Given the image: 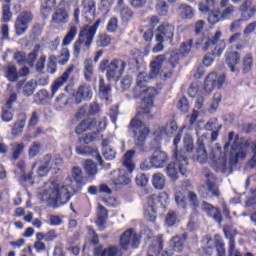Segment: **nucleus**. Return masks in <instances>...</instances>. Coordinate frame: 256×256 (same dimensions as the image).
<instances>
[{
	"label": "nucleus",
	"instance_id": "nucleus-9",
	"mask_svg": "<svg viewBox=\"0 0 256 256\" xmlns=\"http://www.w3.org/2000/svg\"><path fill=\"white\" fill-rule=\"evenodd\" d=\"M185 235L183 238L179 236H174L170 240V249L169 250H163V241L161 239L157 240V248L151 247L149 249L150 253H157L160 256H173V251H176V253H181L183 251V245H185Z\"/></svg>",
	"mask_w": 256,
	"mask_h": 256
},
{
	"label": "nucleus",
	"instance_id": "nucleus-19",
	"mask_svg": "<svg viewBox=\"0 0 256 256\" xmlns=\"http://www.w3.org/2000/svg\"><path fill=\"white\" fill-rule=\"evenodd\" d=\"M74 98L77 105L83 103V101H91V99H93V87L89 84L80 85L77 92L74 94Z\"/></svg>",
	"mask_w": 256,
	"mask_h": 256
},
{
	"label": "nucleus",
	"instance_id": "nucleus-31",
	"mask_svg": "<svg viewBox=\"0 0 256 256\" xmlns=\"http://www.w3.org/2000/svg\"><path fill=\"white\" fill-rule=\"evenodd\" d=\"M131 172L121 169L117 172V177L112 178L114 185H129L131 183Z\"/></svg>",
	"mask_w": 256,
	"mask_h": 256
},
{
	"label": "nucleus",
	"instance_id": "nucleus-46",
	"mask_svg": "<svg viewBox=\"0 0 256 256\" xmlns=\"http://www.w3.org/2000/svg\"><path fill=\"white\" fill-rule=\"evenodd\" d=\"M253 68V56L246 54L242 60V71L243 73H249Z\"/></svg>",
	"mask_w": 256,
	"mask_h": 256
},
{
	"label": "nucleus",
	"instance_id": "nucleus-25",
	"mask_svg": "<svg viewBox=\"0 0 256 256\" xmlns=\"http://www.w3.org/2000/svg\"><path fill=\"white\" fill-rule=\"evenodd\" d=\"M204 177L206 178L207 185V197H219V188L215 184V178L211 174V172H204Z\"/></svg>",
	"mask_w": 256,
	"mask_h": 256
},
{
	"label": "nucleus",
	"instance_id": "nucleus-55",
	"mask_svg": "<svg viewBox=\"0 0 256 256\" xmlns=\"http://www.w3.org/2000/svg\"><path fill=\"white\" fill-rule=\"evenodd\" d=\"M98 47H108L111 44V36L107 34H100L96 41Z\"/></svg>",
	"mask_w": 256,
	"mask_h": 256
},
{
	"label": "nucleus",
	"instance_id": "nucleus-27",
	"mask_svg": "<svg viewBox=\"0 0 256 256\" xmlns=\"http://www.w3.org/2000/svg\"><path fill=\"white\" fill-rule=\"evenodd\" d=\"M75 71V65H71L67 68V70L62 74V76L56 79L53 83V94L57 93L59 89L67 83L69 77H71L72 73Z\"/></svg>",
	"mask_w": 256,
	"mask_h": 256
},
{
	"label": "nucleus",
	"instance_id": "nucleus-59",
	"mask_svg": "<svg viewBox=\"0 0 256 256\" xmlns=\"http://www.w3.org/2000/svg\"><path fill=\"white\" fill-rule=\"evenodd\" d=\"M118 28H119V19H117V17L110 18L106 27L107 32L115 33V31H117Z\"/></svg>",
	"mask_w": 256,
	"mask_h": 256
},
{
	"label": "nucleus",
	"instance_id": "nucleus-39",
	"mask_svg": "<svg viewBox=\"0 0 256 256\" xmlns=\"http://www.w3.org/2000/svg\"><path fill=\"white\" fill-rule=\"evenodd\" d=\"M251 5H253V0H245L243 2V4L239 7V11L241 13V17H245V15L248 16V18H252L255 13H256V10L255 8H250Z\"/></svg>",
	"mask_w": 256,
	"mask_h": 256
},
{
	"label": "nucleus",
	"instance_id": "nucleus-14",
	"mask_svg": "<svg viewBox=\"0 0 256 256\" xmlns=\"http://www.w3.org/2000/svg\"><path fill=\"white\" fill-rule=\"evenodd\" d=\"M173 35H175V26L164 23L156 29L155 39L158 43H165L166 41H173Z\"/></svg>",
	"mask_w": 256,
	"mask_h": 256
},
{
	"label": "nucleus",
	"instance_id": "nucleus-38",
	"mask_svg": "<svg viewBox=\"0 0 256 256\" xmlns=\"http://www.w3.org/2000/svg\"><path fill=\"white\" fill-rule=\"evenodd\" d=\"M111 94V85L105 84V79L99 80V97L103 101H109V95Z\"/></svg>",
	"mask_w": 256,
	"mask_h": 256
},
{
	"label": "nucleus",
	"instance_id": "nucleus-28",
	"mask_svg": "<svg viewBox=\"0 0 256 256\" xmlns=\"http://www.w3.org/2000/svg\"><path fill=\"white\" fill-rule=\"evenodd\" d=\"M226 239H229V255L230 256H242L239 250L235 249V234L231 232L229 226L223 228Z\"/></svg>",
	"mask_w": 256,
	"mask_h": 256
},
{
	"label": "nucleus",
	"instance_id": "nucleus-53",
	"mask_svg": "<svg viewBox=\"0 0 256 256\" xmlns=\"http://www.w3.org/2000/svg\"><path fill=\"white\" fill-rule=\"evenodd\" d=\"M25 151V144L23 143H17L12 146V157L13 159L17 160L19 157H21V153Z\"/></svg>",
	"mask_w": 256,
	"mask_h": 256
},
{
	"label": "nucleus",
	"instance_id": "nucleus-10",
	"mask_svg": "<svg viewBox=\"0 0 256 256\" xmlns=\"http://www.w3.org/2000/svg\"><path fill=\"white\" fill-rule=\"evenodd\" d=\"M168 162L169 155H167V152L163 150H155L149 159L150 164H147V161H144L140 164V169H142V171H149L151 167L153 169H163Z\"/></svg>",
	"mask_w": 256,
	"mask_h": 256
},
{
	"label": "nucleus",
	"instance_id": "nucleus-32",
	"mask_svg": "<svg viewBox=\"0 0 256 256\" xmlns=\"http://www.w3.org/2000/svg\"><path fill=\"white\" fill-rule=\"evenodd\" d=\"M5 77L10 81V83H17L21 75L17 71V67L11 63H9L5 68Z\"/></svg>",
	"mask_w": 256,
	"mask_h": 256
},
{
	"label": "nucleus",
	"instance_id": "nucleus-48",
	"mask_svg": "<svg viewBox=\"0 0 256 256\" xmlns=\"http://www.w3.org/2000/svg\"><path fill=\"white\" fill-rule=\"evenodd\" d=\"M242 18H239L237 20H235L231 26H230V31L231 33H235V31H239V29H241L242 25L245 23V21H249V16H247V14H245V16H241Z\"/></svg>",
	"mask_w": 256,
	"mask_h": 256
},
{
	"label": "nucleus",
	"instance_id": "nucleus-5",
	"mask_svg": "<svg viewBox=\"0 0 256 256\" xmlns=\"http://www.w3.org/2000/svg\"><path fill=\"white\" fill-rule=\"evenodd\" d=\"M93 129H96L97 132H91L86 134L84 137H82V139H80L81 143L89 145L90 143H93L94 141H97V139H99V133H103V131L107 129V119L105 118V116H103L99 120L91 118L83 120L76 127V133L77 135H83L85 131H93Z\"/></svg>",
	"mask_w": 256,
	"mask_h": 256
},
{
	"label": "nucleus",
	"instance_id": "nucleus-62",
	"mask_svg": "<svg viewBox=\"0 0 256 256\" xmlns=\"http://www.w3.org/2000/svg\"><path fill=\"white\" fill-rule=\"evenodd\" d=\"M69 59H70L69 49L67 48L62 49L58 59L59 65H67V63H69Z\"/></svg>",
	"mask_w": 256,
	"mask_h": 256
},
{
	"label": "nucleus",
	"instance_id": "nucleus-51",
	"mask_svg": "<svg viewBox=\"0 0 256 256\" xmlns=\"http://www.w3.org/2000/svg\"><path fill=\"white\" fill-rule=\"evenodd\" d=\"M156 11L161 17H165L169 13V6L165 1L158 0L156 5Z\"/></svg>",
	"mask_w": 256,
	"mask_h": 256
},
{
	"label": "nucleus",
	"instance_id": "nucleus-21",
	"mask_svg": "<svg viewBox=\"0 0 256 256\" xmlns=\"http://www.w3.org/2000/svg\"><path fill=\"white\" fill-rule=\"evenodd\" d=\"M225 61L232 73L239 72V68H237V65L241 63V54L239 52L228 50L225 53Z\"/></svg>",
	"mask_w": 256,
	"mask_h": 256
},
{
	"label": "nucleus",
	"instance_id": "nucleus-20",
	"mask_svg": "<svg viewBox=\"0 0 256 256\" xmlns=\"http://www.w3.org/2000/svg\"><path fill=\"white\" fill-rule=\"evenodd\" d=\"M179 129V126H177V122L175 121H170L166 126H162L157 128L154 131V137L156 141H161L163 137H171Z\"/></svg>",
	"mask_w": 256,
	"mask_h": 256
},
{
	"label": "nucleus",
	"instance_id": "nucleus-16",
	"mask_svg": "<svg viewBox=\"0 0 256 256\" xmlns=\"http://www.w3.org/2000/svg\"><path fill=\"white\" fill-rule=\"evenodd\" d=\"M33 22V14L31 12H22L18 15L15 22L17 35H23L29 29V24Z\"/></svg>",
	"mask_w": 256,
	"mask_h": 256
},
{
	"label": "nucleus",
	"instance_id": "nucleus-30",
	"mask_svg": "<svg viewBox=\"0 0 256 256\" xmlns=\"http://www.w3.org/2000/svg\"><path fill=\"white\" fill-rule=\"evenodd\" d=\"M82 5H83L82 15L86 19H89V20L94 19L95 12L97 11V9L95 7V1L83 0Z\"/></svg>",
	"mask_w": 256,
	"mask_h": 256
},
{
	"label": "nucleus",
	"instance_id": "nucleus-13",
	"mask_svg": "<svg viewBox=\"0 0 256 256\" xmlns=\"http://www.w3.org/2000/svg\"><path fill=\"white\" fill-rule=\"evenodd\" d=\"M141 243V236L135 232L134 229L126 230L120 237V247L124 251L129 249V245H132L134 249H137Z\"/></svg>",
	"mask_w": 256,
	"mask_h": 256
},
{
	"label": "nucleus",
	"instance_id": "nucleus-42",
	"mask_svg": "<svg viewBox=\"0 0 256 256\" xmlns=\"http://www.w3.org/2000/svg\"><path fill=\"white\" fill-rule=\"evenodd\" d=\"M51 95H49V92L47 90H40L36 95V103H39L40 105H43L45 101L49 99H53L57 93L53 94V84L51 88Z\"/></svg>",
	"mask_w": 256,
	"mask_h": 256
},
{
	"label": "nucleus",
	"instance_id": "nucleus-33",
	"mask_svg": "<svg viewBox=\"0 0 256 256\" xmlns=\"http://www.w3.org/2000/svg\"><path fill=\"white\" fill-rule=\"evenodd\" d=\"M69 21V14L63 9L56 10V13L52 15L53 25H63Z\"/></svg>",
	"mask_w": 256,
	"mask_h": 256
},
{
	"label": "nucleus",
	"instance_id": "nucleus-37",
	"mask_svg": "<svg viewBox=\"0 0 256 256\" xmlns=\"http://www.w3.org/2000/svg\"><path fill=\"white\" fill-rule=\"evenodd\" d=\"M101 25V20H97L94 25L89 26L86 25L82 28V35L86 36L89 40L95 39V34L97 33V29Z\"/></svg>",
	"mask_w": 256,
	"mask_h": 256
},
{
	"label": "nucleus",
	"instance_id": "nucleus-40",
	"mask_svg": "<svg viewBox=\"0 0 256 256\" xmlns=\"http://www.w3.org/2000/svg\"><path fill=\"white\" fill-rule=\"evenodd\" d=\"M83 73H84V79L86 81H91V79H93V73H95V69L93 66V60L86 59L84 61Z\"/></svg>",
	"mask_w": 256,
	"mask_h": 256
},
{
	"label": "nucleus",
	"instance_id": "nucleus-34",
	"mask_svg": "<svg viewBox=\"0 0 256 256\" xmlns=\"http://www.w3.org/2000/svg\"><path fill=\"white\" fill-rule=\"evenodd\" d=\"M135 157V150H129L124 154L122 165L131 173L135 171V164H133V158Z\"/></svg>",
	"mask_w": 256,
	"mask_h": 256
},
{
	"label": "nucleus",
	"instance_id": "nucleus-24",
	"mask_svg": "<svg viewBox=\"0 0 256 256\" xmlns=\"http://www.w3.org/2000/svg\"><path fill=\"white\" fill-rule=\"evenodd\" d=\"M154 204L155 207H167L169 205V194L167 192H161L159 196L153 194L148 196L147 204L151 205Z\"/></svg>",
	"mask_w": 256,
	"mask_h": 256
},
{
	"label": "nucleus",
	"instance_id": "nucleus-2",
	"mask_svg": "<svg viewBox=\"0 0 256 256\" xmlns=\"http://www.w3.org/2000/svg\"><path fill=\"white\" fill-rule=\"evenodd\" d=\"M249 141L243 137L235 136L230 132L228 142L224 145V151L219 144H215L209 156L211 167L216 173H233V167L239 161H243L249 155Z\"/></svg>",
	"mask_w": 256,
	"mask_h": 256
},
{
	"label": "nucleus",
	"instance_id": "nucleus-56",
	"mask_svg": "<svg viewBox=\"0 0 256 256\" xmlns=\"http://www.w3.org/2000/svg\"><path fill=\"white\" fill-rule=\"evenodd\" d=\"M166 224L168 227H173L176 223H179V218H177V212L175 211H169L166 215Z\"/></svg>",
	"mask_w": 256,
	"mask_h": 256
},
{
	"label": "nucleus",
	"instance_id": "nucleus-61",
	"mask_svg": "<svg viewBox=\"0 0 256 256\" xmlns=\"http://www.w3.org/2000/svg\"><path fill=\"white\" fill-rule=\"evenodd\" d=\"M1 117L2 121L10 123V121H13V109H8L7 106H4Z\"/></svg>",
	"mask_w": 256,
	"mask_h": 256
},
{
	"label": "nucleus",
	"instance_id": "nucleus-12",
	"mask_svg": "<svg viewBox=\"0 0 256 256\" xmlns=\"http://www.w3.org/2000/svg\"><path fill=\"white\" fill-rule=\"evenodd\" d=\"M225 80V74H216L215 72L208 74L204 81L205 95H210L214 89H222L223 85H225Z\"/></svg>",
	"mask_w": 256,
	"mask_h": 256
},
{
	"label": "nucleus",
	"instance_id": "nucleus-8",
	"mask_svg": "<svg viewBox=\"0 0 256 256\" xmlns=\"http://www.w3.org/2000/svg\"><path fill=\"white\" fill-rule=\"evenodd\" d=\"M125 62L123 60H113L109 64V60H103L100 63V70L106 72V77L108 81H119L125 73Z\"/></svg>",
	"mask_w": 256,
	"mask_h": 256
},
{
	"label": "nucleus",
	"instance_id": "nucleus-15",
	"mask_svg": "<svg viewBox=\"0 0 256 256\" xmlns=\"http://www.w3.org/2000/svg\"><path fill=\"white\" fill-rule=\"evenodd\" d=\"M59 165H61V160H55L51 154H47L43 160L40 161L38 168L39 177H46L51 169H58Z\"/></svg>",
	"mask_w": 256,
	"mask_h": 256
},
{
	"label": "nucleus",
	"instance_id": "nucleus-50",
	"mask_svg": "<svg viewBox=\"0 0 256 256\" xmlns=\"http://www.w3.org/2000/svg\"><path fill=\"white\" fill-rule=\"evenodd\" d=\"M192 47H193V39H189L188 41L183 42L180 45V55H182V57H187V55L191 53Z\"/></svg>",
	"mask_w": 256,
	"mask_h": 256
},
{
	"label": "nucleus",
	"instance_id": "nucleus-43",
	"mask_svg": "<svg viewBox=\"0 0 256 256\" xmlns=\"http://www.w3.org/2000/svg\"><path fill=\"white\" fill-rule=\"evenodd\" d=\"M144 217L147 219V221L153 223L157 219V206H155L153 203H147V208L144 211Z\"/></svg>",
	"mask_w": 256,
	"mask_h": 256
},
{
	"label": "nucleus",
	"instance_id": "nucleus-35",
	"mask_svg": "<svg viewBox=\"0 0 256 256\" xmlns=\"http://www.w3.org/2000/svg\"><path fill=\"white\" fill-rule=\"evenodd\" d=\"M106 220H107V209H105V207L101 205H98L96 225L97 227H99L100 231H103L105 229Z\"/></svg>",
	"mask_w": 256,
	"mask_h": 256
},
{
	"label": "nucleus",
	"instance_id": "nucleus-64",
	"mask_svg": "<svg viewBox=\"0 0 256 256\" xmlns=\"http://www.w3.org/2000/svg\"><path fill=\"white\" fill-rule=\"evenodd\" d=\"M233 13H235V6L229 5L226 7L222 12V19L225 21V19H231L233 17Z\"/></svg>",
	"mask_w": 256,
	"mask_h": 256
},
{
	"label": "nucleus",
	"instance_id": "nucleus-60",
	"mask_svg": "<svg viewBox=\"0 0 256 256\" xmlns=\"http://www.w3.org/2000/svg\"><path fill=\"white\" fill-rule=\"evenodd\" d=\"M71 175L76 183H83V171L79 167H73Z\"/></svg>",
	"mask_w": 256,
	"mask_h": 256
},
{
	"label": "nucleus",
	"instance_id": "nucleus-7",
	"mask_svg": "<svg viewBox=\"0 0 256 256\" xmlns=\"http://www.w3.org/2000/svg\"><path fill=\"white\" fill-rule=\"evenodd\" d=\"M175 161L168 164L165 169L167 177L175 182L179 179L180 173L182 175H187V167L189 165V160L187 156H183V152H174Z\"/></svg>",
	"mask_w": 256,
	"mask_h": 256
},
{
	"label": "nucleus",
	"instance_id": "nucleus-58",
	"mask_svg": "<svg viewBox=\"0 0 256 256\" xmlns=\"http://www.w3.org/2000/svg\"><path fill=\"white\" fill-rule=\"evenodd\" d=\"M175 201L180 209H185V207H187V202L185 201V193L181 191L176 192Z\"/></svg>",
	"mask_w": 256,
	"mask_h": 256
},
{
	"label": "nucleus",
	"instance_id": "nucleus-45",
	"mask_svg": "<svg viewBox=\"0 0 256 256\" xmlns=\"http://www.w3.org/2000/svg\"><path fill=\"white\" fill-rule=\"evenodd\" d=\"M152 185L158 190L165 189V175L162 173L154 174L152 177Z\"/></svg>",
	"mask_w": 256,
	"mask_h": 256
},
{
	"label": "nucleus",
	"instance_id": "nucleus-6",
	"mask_svg": "<svg viewBox=\"0 0 256 256\" xmlns=\"http://www.w3.org/2000/svg\"><path fill=\"white\" fill-rule=\"evenodd\" d=\"M223 33L217 31L214 36H210L209 33L203 34L202 38L196 42V49H202L203 51L212 50V54L216 57L223 55L225 51V41L221 40Z\"/></svg>",
	"mask_w": 256,
	"mask_h": 256
},
{
	"label": "nucleus",
	"instance_id": "nucleus-18",
	"mask_svg": "<svg viewBox=\"0 0 256 256\" xmlns=\"http://www.w3.org/2000/svg\"><path fill=\"white\" fill-rule=\"evenodd\" d=\"M199 87L198 82H193L188 89V95L192 99V103H194L196 109H202L205 101L203 95H201L203 92H201Z\"/></svg>",
	"mask_w": 256,
	"mask_h": 256
},
{
	"label": "nucleus",
	"instance_id": "nucleus-41",
	"mask_svg": "<svg viewBox=\"0 0 256 256\" xmlns=\"http://www.w3.org/2000/svg\"><path fill=\"white\" fill-rule=\"evenodd\" d=\"M179 15L182 19H193L195 15V10L187 4H182L179 7Z\"/></svg>",
	"mask_w": 256,
	"mask_h": 256
},
{
	"label": "nucleus",
	"instance_id": "nucleus-49",
	"mask_svg": "<svg viewBox=\"0 0 256 256\" xmlns=\"http://www.w3.org/2000/svg\"><path fill=\"white\" fill-rule=\"evenodd\" d=\"M184 150L186 154L189 155L193 153L194 145H193V137L189 134H186L183 139Z\"/></svg>",
	"mask_w": 256,
	"mask_h": 256
},
{
	"label": "nucleus",
	"instance_id": "nucleus-36",
	"mask_svg": "<svg viewBox=\"0 0 256 256\" xmlns=\"http://www.w3.org/2000/svg\"><path fill=\"white\" fill-rule=\"evenodd\" d=\"M77 33H79V30L77 29V26L75 24H72L66 33L64 39L62 40V45L64 47H67L73 43L75 40V37H77Z\"/></svg>",
	"mask_w": 256,
	"mask_h": 256
},
{
	"label": "nucleus",
	"instance_id": "nucleus-4",
	"mask_svg": "<svg viewBox=\"0 0 256 256\" xmlns=\"http://www.w3.org/2000/svg\"><path fill=\"white\" fill-rule=\"evenodd\" d=\"M181 54L179 51H172L165 55H159L150 64L151 73L155 77L159 75L164 81L171 79L173 69L179 65Z\"/></svg>",
	"mask_w": 256,
	"mask_h": 256
},
{
	"label": "nucleus",
	"instance_id": "nucleus-3",
	"mask_svg": "<svg viewBox=\"0 0 256 256\" xmlns=\"http://www.w3.org/2000/svg\"><path fill=\"white\" fill-rule=\"evenodd\" d=\"M73 193H79V190L73 189L69 184H57L56 182H47L43 190L38 193V199L48 203L50 207H61L69 203Z\"/></svg>",
	"mask_w": 256,
	"mask_h": 256
},
{
	"label": "nucleus",
	"instance_id": "nucleus-54",
	"mask_svg": "<svg viewBox=\"0 0 256 256\" xmlns=\"http://www.w3.org/2000/svg\"><path fill=\"white\" fill-rule=\"evenodd\" d=\"M131 85H133V76L131 75H126L120 80V87L122 91L129 90Z\"/></svg>",
	"mask_w": 256,
	"mask_h": 256
},
{
	"label": "nucleus",
	"instance_id": "nucleus-29",
	"mask_svg": "<svg viewBox=\"0 0 256 256\" xmlns=\"http://www.w3.org/2000/svg\"><path fill=\"white\" fill-rule=\"evenodd\" d=\"M201 207H202V210H204L209 217H212V219L216 221V223H221V221H223V218L221 217V212L219 211V209L215 208L213 205L207 202H203Z\"/></svg>",
	"mask_w": 256,
	"mask_h": 256
},
{
	"label": "nucleus",
	"instance_id": "nucleus-57",
	"mask_svg": "<svg viewBox=\"0 0 256 256\" xmlns=\"http://www.w3.org/2000/svg\"><path fill=\"white\" fill-rule=\"evenodd\" d=\"M119 255H120L119 247L113 246V245L108 246L101 253V256H119Z\"/></svg>",
	"mask_w": 256,
	"mask_h": 256
},
{
	"label": "nucleus",
	"instance_id": "nucleus-63",
	"mask_svg": "<svg viewBox=\"0 0 256 256\" xmlns=\"http://www.w3.org/2000/svg\"><path fill=\"white\" fill-rule=\"evenodd\" d=\"M23 129H25V120H19L15 123L12 133L19 137L23 133Z\"/></svg>",
	"mask_w": 256,
	"mask_h": 256
},
{
	"label": "nucleus",
	"instance_id": "nucleus-22",
	"mask_svg": "<svg viewBox=\"0 0 256 256\" xmlns=\"http://www.w3.org/2000/svg\"><path fill=\"white\" fill-rule=\"evenodd\" d=\"M91 43H93V39H90L83 35V30L80 31L78 40L74 43V55L77 57L81 50L87 51V49L91 48Z\"/></svg>",
	"mask_w": 256,
	"mask_h": 256
},
{
	"label": "nucleus",
	"instance_id": "nucleus-17",
	"mask_svg": "<svg viewBox=\"0 0 256 256\" xmlns=\"http://www.w3.org/2000/svg\"><path fill=\"white\" fill-rule=\"evenodd\" d=\"M205 141H207L206 134H203L200 137H198V148L196 150V154L193 156V161H197V163L203 164L209 161V156H207V150L205 149Z\"/></svg>",
	"mask_w": 256,
	"mask_h": 256
},
{
	"label": "nucleus",
	"instance_id": "nucleus-23",
	"mask_svg": "<svg viewBox=\"0 0 256 256\" xmlns=\"http://www.w3.org/2000/svg\"><path fill=\"white\" fill-rule=\"evenodd\" d=\"M113 136L106 138L102 141V155L106 161H113L117 155V152L111 147L113 145Z\"/></svg>",
	"mask_w": 256,
	"mask_h": 256
},
{
	"label": "nucleus",
	"instance_id": "nucleus-11",
	"mask_svg": "<svg viewBox=\"0 0 256 256\" xmlns=\"http://www.w3.org/2000/svg\"><path fill=\"white\" fill-rule=\"evenodd\" d=\"M217 0H202L199 4L200 13H209L208 21L212 25L219 23V21H223V16L219 10H213Z\"/></svg>",
	"mask_w": 256,
	"mask_h": 256
},
{
	"label": "nucleus",
	"instance_id": "nucleus-44",
	"mask_svg": "<svg viewBox=\"0 0 256 256\" xmlns=\"http://www.w3.org/2000/svg\"><path fill=\"white\" fill-rule=\"evenodd\" d=\"M87 111L89 115H97V113L101 111V107L99 106V104L94 102L89 107L88 106L82 107L79 110L78 115H87Z\"/></svg>",
	"mask_w": 256,
	"mask_h": 256
},
{
	"label": "nucleus",
	"instance_id": "nucleus-26",
	"mask_svg": "<svg viewBox=\"0 0 256 256\" xmlns=\"http://www.w3.org/2000/svg\"><path fill=\"white\" fill-rule=\"evenodd\" d=\"M19 91L23 93L26 97H31L35 90L37 89V82L35 80H22L17 84Z\"/></svg>",
	"mask_w": 256,
	"mask_h": 256
},
{
	"label": "nucleus",
	"instance_id": "nucleus-1",
	"mask_svg": "<svg viewBox=\"0 0 256 256\" xmlns=\"http://www.w3.org/2000/svg\"><path fill=\"white\" fill-rule=\"evenodd\" d=\"M155 77H159V75L153 76L150 66V75L147 72H140L137 75L136 86L132 91L134 99H142V110L130 122V127L134 133V143L137 147H143L149 135V127L144 125L143 121L152 117L150 113L153 107V99L157 95V89L147 87V84Z\"/></svg>",
	"mask_w": 256,
	"mask_h": 256
},
{
	"label": "nucleus",
	"instance_id": "nucleus-52",
	"mask_svg": "<svg viewBox=\"0 0 256 256\" xmlns=\"http://www.w3.org/2000/svg\"><path fill=\"white\" fill-rule=\"evenodd\" d=\"M120 17H121L122 21H124L126 23L128 21H131V19H133V10H131V8H129V7L120 8Z\"/></svg>",
	"mask_w": 256,
	"mask_h": 256
},
{
	"label": "nucleus",
	"instance_id": "nucleus-47",
	"mask_svg": "<svg viewBox=\"0 0 256 256\" xmlns=\"http://www.w3.org/2000/svg\"><path fill=\"white\" fill-rule=\"evenodd\" d=\"M84 169L88 177H95L97 175V164L91 160H86L84 163Z\"/></svg>",
	"mask_w": 256,
	"mask_h": 256
}]
</instances>
